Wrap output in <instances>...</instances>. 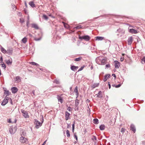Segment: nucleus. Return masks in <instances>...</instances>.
<instances>
[{"instance_id": "obj_52", "label": "nucleus", "mask_w": 145, "mask_h": 145, "mask_svg": "<svg viewBox=\"0 0 145 145\" xmlns=\"http://www.w3.org/2000/svg\"><path fill=\"white\" fill-rule=\"evenodd\" d=\"M142 61H143L144 63H145V57H144L142 58Z\"/></svg>"}, {"instance_id": "obj_35", "label": "nucleus", "mask_w": 145, "mask_h": 145, "mask_svg": "<svg viewBox=\"0 0 145 145\" xmlns=\"http://www.w3.org/2000/svg\"><path fill=\"white\" fill-rule=\"evenodd\" d=\"M82 25H79L77 26H76V27H75V28L76 29H77L81 28H82Z\"/></svg>"}, {"instance_id": "obj_15", "label": "nucleus", "mask_w": 145, "mask_h": 145, "mask_svg": "<svg viewBox=\"0 0 145 145\" xmlns=\"http://www.w3.org/2000/svg\"><path fill=\"white\" fill-rule=\"evenodd\" d=\"M96 95L97 96V97L100 98H102L103 97L102 96V92L101 91H99V93Z\"/></svg>"}, {"instance_id": "obj_49", "label": "nucleus", "mask_w": 145, "mask_h": 145, "mask_svg": "<svg viewBox=\"0 0 145 145\" xmlns=\"http://www.w3.org/2000/svg\"><path fill=\"white\" fill-rule=\"evenodd\" d=\"M75 121H74L73 123V124L72 125V128H74V125H75Z\"/></svg>"}, {"instance_id": "obj_2", "label": "nucleus", "mask_w": 145, "mask_h": 145, "mask_svg": "<svg viewBox=\"0 0 145 145\" xmlns=\"http://www.w3.org/2000/svg\"><path fill=\"white\" fill-rule=\"evenodd\" d=\"M43 122V121H42V123H40V121H39L37 119H35L34 121V123L35 125V127L38 129L39 128V127H40L42 125V123Z\"/></svg>"}, {"instance_id": "obj_17", "label": "nucleus", "mask_w": 145, "mask_h": 145, "mask_svg": "<svg viewBox=\"0 0 145 145\" xmlns=\"http://www.w3.org/2000/svg\"><path fill=\"white\" fill-rule=\"evenodd\" d=\"M110 75L109 74H106L105 76V77L103 79V81L105 82L107 80V79L110 78Z\"/></svg>"}, {"instance_id": "obj_42", "label": "nucleus", "mask_w": 145, "mask_h": 145, "mask_svg": "<svg viewBox=\"0 0 145 145\" xmlns=\"http://www.w3.org/2000/svg\"><path fill=\"white\" fill-rule=\"evenodd\" d=\"M105 67H106V68L107 69H108L110 67V65L109 64H106V65Z\"/></svg>"}, {"instance_id": "obj_13", "label": "nucleus", "mask_w": 145, "mask_h": 145, "mask_svg": "<svg viewBox=\"0 0 145 145\" xmlns=\"http://www.w3.org/2000/svg\"><path fill=\"white\" fill-rule=\"evenodd\" d=\"M6 63L8 65H11L12 63V60L11 58L10 59H9L6 60Z\"/></svg>"}, {"instance_id": "obj_12", "label": "nucleus", "mask_w": 145, "mask_h": 145, "mask_svg": "<svg viewBox=\"0 0 145 145\" xmlns=\"http://www.w3.org/2000/svg\"><path fill=\"white\" fill-rule=\"evenodd\" d=\"M115 68L117 69L119 68L120 66V63L118 61H115Z\"/></svg>"}, {"instance_id": "obj_14", "label": "nucleus", "mask_w": 145, "mask_h": 145, "mask_svg": "<svg viewBox=\"0 0 145 145\" xmlns=\"http://www.w3.org/2000/svg\"><path fill=\"white\" fill-rule=\"evenodd\" d=\"M131 130H132L133 132L134 133L135 132L136 129L134 125L133 124H131L130 126Z\"/></svg>"}, {"instance_id": "obj_33", "label": "nucleus", "mask_w": 145, "mask_h": 145, "mask_svg": "<svg viewBox=\"0 0 145 145\" xmlns=\"http://www.w3.org/2000/svg\"><path fill=\"white\" fill-rule=\"evenodd\" d=\"M66 132L67 136L68 137H69L70 136V134L69 133V131L68 130H67Z\"/></svg>"}, {"instance_id": "obj_1", "label": "nucleus", "mask_w": 145, "mask_h": 145, "mask_svg": "<svg viewBox=\"0 0 145 145\" xmlns=\"http://www.w3.org/2000/svg\"><path fill=\"white\" fill-rule=\"evenodd\" d=\"M96 61L98 64L104 65L106 63V59L103 58L102 57H99L96 58Z\"/></svg>"}, {"instance_id": "obj_61", "label": "nucleus", "mask_w": 145, "mask_h": 145, "mask_svg": "<svg viewBox=\"0 0 145 145\" xmlns=\"http://www.w3.org/2000/svg\"><path fill=\"white\" fill-rule=\"evenodd\" d=\"M67 125H68V126H67V128H68L69 127H71V125H69L68 123H67Z\"/></svg>"}, {"instance_id": "obj_63", "label": "nucleus", "mask_w": 145, "mask_h": 145, "mask_svg": "<svg viewBox=\"0 0 145 145\" xmlns=\"http://www.w3.org/2000/svg\"><path fill=\"white\" fill-rule=\"evenodd\" d=\"M74 128H72V132L73 133L74 132Z\"/></svg>"}, {"instance_id": "obj_5", "label": "nucleus", "mask_w": 145, "mask_h": 145, "mask_svg": "<svg viewBox=\"0 0 145 145\" xmlns=\"http://www.w3.org/2000/svg\"><path fill=\"white\" fill-rule=\"evenodd\" d=\"M9 99V98L8 97H5L1 104V105L2 106H4L6 105L8 102V100Z\"/></svg>"}, {"instance_id": "obj_37", "label": "nucleus", "mask_w": 145, "mask_h": 145, "mask_svg": "<svg viewBox=\"0 0 145 145\" xmlns=\"http://www.w3.org/2000/svg\"><path fill=\"white\" fill-rule=\"evenodd\" d=\"M20 21L22 23H23L24 22V20L22 18H20Z\"/></svg>"}, {"instance_id": "obj_59", "label": "nucleus", "mask_w": 145, "mask_h": 145, "mask_svg": "<svg viewBox=\"0 0 145 145\" xmlns=\"http://www.w3.org/2000/svg\"><path fill=\"white\" fill-rule=\"evenodd\" d=\"M123 59H124V58L123 57V58L121 57L120 58V60L121 61H123Z\"/></svg>"}, {"instance_id": "obj_51", "label": "nucleus", "mask_w": 145, "mask_h": 145, "mask_svg": "<svg viewBox=\"0 0 145 145\" xmlns=\"http://www.w3.org/2000/svg\"><path fill=\"white\" fill-rule=\"evenodd\" d=\"M63 23L64 24V27L65 28H67V26H66V25H67V24H65L64 22H63Z\"/></svg>"}, {"instance_id": "obj_21", "label": "nucleus", "mask_w": 145, "mask_h": 145, "mask_svg": "<svg viewBox=\"0 0 145 145\" xmlns=\"http://www.w3.org/2000/svg\"><path fill=\"white\" fill-rule=\"evenodd\" d=\"M96 40H102L104 39V37H101L97 36L96 37Z\"/></svg>"}, {"instance_id": "obj_58", "label": "nucleus", "mask_w": 145, "mask_h": 145, "mask_svg": "<svg viewBox=\"0 0 145 145\" xmlns=\"http://www.w3.org/2000/svg\"><path fill=\"white\" fill-rule=\"evenodd\" d=\"M24 12L26 14L27 12V11L26 9H24Z\"/></svg>"}, {"instance_id": "obj_46", "label": "nucleus", "mask_w": 145, "mask_h": 145, "mask_svg": "<svg viewBox=\"0 0 145 145\" xmlns=\"http://www.w3.org/2000/svg\"><path fill=\"white\" fill-rule=\"evenodd\" d=\"M125 129H124L123 128H122L121 129V132L122 133H123L125 132Z\"/></svg>"}, {"instance_id": "obj_36", "label": "nucleus", "mask_w": 145, "mask_h": 145, "mask_svg": "<svg viewBox=\"0 0 145 145\" xmlns=\"http://www.w3.org/2000/svg\"><path fill=\"white\" fill-rule=\"evenodd\" d=\"M54 82L56 84H59V82L58 80H54Z\"/></svg>"}, {"instance_id": "obj_38", "label": "nucleus", "mask_w": 145, "mask_h": 145, "mask_svg": "<svg viewBox=\"0 0 145 145\" xmlns=\"http://www.w3.org/2000/svg\"><path fill=\"white\" fill-rule=\"evenodd\" d=\"M121 86V85L120 84H119L118 85H116L115 86L114 85H112V86H114L116 88H118L119 87H120Z\"/></svg>"}, {"instance_id": "obj_39", "label": "nucleus", "mask_w": 145, "mask_h": 145, "mask_svg": "<svg viewBox=\"0 0 145 145\" xmlns=\"http://www.w3.org/2000/svg\"><path fill=\"white\" fill-rule=\"evenodd\" d=\"M99 85V84H94L93 86V88H95L96 87H97Z\"/></svg>"}, {"instance_id": "obj_34", "label": "nucleus", "mask_w": 145, "mask_h": 145, "mask_svg": "<svg viewBox=\"0 0 145 145\" xmlns=\"http://www.w3.org/2000/svg\"><path fill=\"white\" fill-rule=\"evenodd\" d=\"M74 92L76 93H78V87L77 86H76L74 90Z\"/></svg>"}, {"instance_id": "obj_27", "label": "nucleus", "mask_w": 145, "mask_h": 145, "mask_svg": "<svg viewBox=\"0 0 145 145\" xmlns=\"http://www.w3.org/2000/svg\"><path fill=\"white\" fill-rule=\"evenodd\" d=\"M93 123L95 124H97L99 123V120L97 118L94 119L93 120Z\"/></svg>"}, {"instance_id": "obj_26", "label": "nucleus", "mask_w": 145, "mask_h": 145, "mask_svg": "<svg viewBox=\"0 0 145 145\" xmlns=\"http://www.w3.org/2000/svg\"><path fill=\"white\" fill-rule=\"evenodd\" d=\"M99 128L101 130H104L105 128V126L104 125H101L99 126Z\"/></svg>"}, {"instance_id": "obj_9", "label": "nucleus", "mask_w": 145, "mask_h": 145, "mask_svg": "<svg viewBox=\"0 0 145 145\" xmlns=\"http://www.w3.org/2000/svg\"><path fill=\"white\" fill-rule=\"evenodd\" d=\"M129 32L132 33L136 34L138 33L137 31V30L134 29H129Z\"/></svg>"}, {"instance_id": "obj_44", "label": "nucleus", "mask_w": 145, "mask_h": 145, "mask_svg": "<svg viewBox=\"0 0 145 145\" xmlns=\"http://www.w3.org/2000/svg\"><path fill=\"white\" fill-rule=\"evenodd\" d=\"M2 67L4 68V69H5L6 68V65L4 63H3L1 64Z\"/></svg>"}, {"instance_id": "obj_48", "label": "nucleus", "mask_w": 145, "mask_h": 145, "mask_svg": "<svg viewBox=\"0 0 145 145\" xmlns=\"http://www.w3.org/2000/svg\"><path fill=\"white\" fill-rule=\"evenodd\" d=\"M3 62V57L2 56L1 57L0 59V63Z\"/></svg>"}, {"instance_id": "obj_3", "label": "nucleus", "mask_w": 145, "mask_h": 145, "mask_svg": "<svg viewBox=\"0 0 145 145\" xmlns=\"http://www.w3.org/2000/svg\"><path fill=\"white\" fill-rule=\"evenodd\" d=\"M79 38L80 39L82 40L83 39L86 41H89L90 39V37L88 35H84L82 36H80Z\"/></svg>"}, {"instance_id": "obj_4", "label": "nucleus", "mask_w": 145, "mask_h": 145, "mask_svg": "<svg viewBox=\"0 0 145 145\" xmlns=\"http://www.w3.org/2000/svg\"><path fill=\"white\" fill-rule=\"evenodd\" d=\"M16 130V127H10L9 129V131L11 134H14Z\"/></svg>"}, {"instance_id": "obj_43", "label": "nucleus", "mask_w": 145, "mask_h": 145, "mask_svg": "<svg viewBox=\"0 0 145 145\" xmlns=\"http://www.w3.org/2000/svg\"><path fill=\"white\" fill-rule=\"evenodd\" d=\"M74 137L76 139V141H77L78 140V138L77 136L76 135L75 133H74Z\"/></svg>"}, {"instance_id": "obj_6", "label": "nucleus", "mask_w": 145, "mask_h": 145, "mask_svg": "<svg viewBox=\"0 0 145 145\" xmlns=\"http://www.w3.org/2000/svg\"><path fill=\"white\" fill-rule=\"evenodd\" d=\"M22 113L23 114V115L25 118H27L29 117V115L27 112L23 109L21 110Z\"/></svg>"}, {"instance_id": "obj_62", "label": "nucleus", "mask_w": 145, "mask_h": 145, "mask_svg": "<svg viewBox=\"0 0 145 145\" xmlns=\"http://www.w3.org/2000/svg\"><path fill=\"white\" fill-rule=\"evenodd\" d=\"M46 140L42 144V145H44L46 143Z\"/></svg>"}, {"instance_id": "obj_45", "label": "nucleus", "mask_w": 145, "mask_h": 145, "mask_svg": "<svg viewBox=\"0 0 145 145\" xmlns=\"http://www.w3.org/2000/svg\"><path fill=\"white\" fill-rule=\"evenodd\" d=\"M18 15L19 16H22V14L21 12H19L18 14Z\"/></svg>"}, {"instance_id": "obj_8", "label": "nucleus", "mask_w": 145, "mask_h": 145, "mask_svg": "<svg viewBox=\"0 0 145 145\" xmlns=\"http://www.w3.org/2000/svg\"><path fill=\"white\" fill-rule=\"evenodd\" d=\"M133 41L132 37H129L127 40L128 44L129 45H130L132 43Z\"/></svg>"}, {"instance_id": "obj_22", "label": "nucleus", "mask_w": 145, "mask_h": 145, "mask_svg": "<svg viewBox=\"0 0 145 145\" xmlns=\"http://www.w3.org/2000/svg\"><path fill=\"white\" fill-rule=\"evenodd\" d=\"M29 5L32 8H33L35 7V5L34 4L33 2V1H31L29 2Z\"/></svg>"}, {"instance_id": "obj_24", "label": "nucleus", "mask_w": 145, "mask_h": 145, "mask_svg": "<svg viewBox=\"0 0 145 145\" xmlns=\"http://www.w3.org/2000/svg\"><path fill=\"white\" fill-rule=\"evenodd\" d=\"M79 101L77 99H76L75 100V106L76 107H77L78 104H79Z\"/></svg>"}, {"instance_id": "obj_11", "label": "nucleus", "mask_w": 145, "mask_h": 145, "mask_svg": "<svg viewBox=\"0 0 145 145\" xmlns=\"http://www.w3.org/2000/svg\"><path fill=\"white\" fill-rule=\"evenodd\" d=\"M70 114L68 112H65V117L66 120H68L69 118V116Z\"/></svg>"}, {"instance_id": "obj_20", "label": "nucleus", "mask_w": 145, "mask_h": 145, "mask_svg": "<svg viewBox=\"0 0 145 145\" xmlns=\"http://www.w3.org/2000/svg\"><path fill=\"white\" fill-rule=\"evenodd\" d=\"M21 80L20 77V76H16L15 78V81L17 82H19L21 81Z\"/></svg>"}, {"instance_id": "obj_23", "label": "nucleus", "mask_w": 145, "mask_h": 145, "mask_svg": "<svg viewBox=\"0 0 145 145\" xmlns=\"http://www.w3.org/2000/svg\"><path fill=\"white\" fill-rule=\"evenodd\" d=\"M4 94L6 95V96H8L10 94V93L8 90H5Z\"/></svg>"}, {"instance_id": "obj_64", "label": "nucleus", "mask_w": 145, "mask_h": 145, "mask_svg": "<svg viewBox=\"0 0 145 145\" xmlns=\"http://www.w3.org/2000/svg\"><path fill=\"white\" fill-rule=\"evenodd\" d=\"M86 101L87 103H89L90 102V101L89 100L87 99Z\"/></svg>"}, {"instance_id": "obj_40", "label": "nucleus", "mask_w": 145, "mask_h": 145, "mask_svg": "<svg viewBox=\"0 0 145 145\" xmlns=\"http://www.w3.org/2000/svg\"><path fill=\"white\" fill-rule=\"evenodd\" d=\"M41 39V38H35L34 39V40L36 41H38L40 40Z\"/></svg>"}, {"instance_id": "obj_29", "label": "nucleus", "mask_w": 145, "mask_h": 145, "mask_svg": "<svg viewBox=\"0 0 145 145\" xmlns=\"http://www.w3.org/2000/svg\"><path fill=\"white\" fill-rule=\"evenodd\" d=\"M1 51L4 53H7L6 50L3 47H1Z\"/></svg>"}, {"instance_id": "obj_28", "label": "nucleus", "mask_w": 145, "mask_h": 145, "mask_svg": "<svg viewBox=\"0 0 145 145\" xmlns=\"http://www.w3.org/2000/svg\"><path fill=\"white\" fill-rule=\"evenodd\" d=\"M22 41L24 43H25L27 42V38L24 37L22 39Z\"/></svg>"}, {"instance_id": "obj_25", "label": "nucleus", "mask_w": 145, "mask_h": 145, "mask_svg": "<svg viewBox=\"0 0 145 145\" xmlns=\"http://www.w3.org/2000/svg\"><path fill=\"white\" fill-rule=\"evenodd\" d=\"M32 27L33 28H35L36 29H39V27L37 25L35 24H32Z\"/></svg>"}, {"instance_id": "obj_31", "label": "nucleus", "mask_w": 145, "mask_h": 145, "mask_svg": "<svg viewBox=\"0 0 145 145\" xmlns=\"http://www.w3.org/2000/svg\"><path fill=\"white\" fill-rule=\"evenodd\" d=\"M82 59V57H79L78 58H76L74 59V61H78L81 60Z\"/></svg>"}, {"instance_id": "obj_53", "label": "nucleus", "mask_w": 145, "mask_h": 145, "mask_svg": "<svg viewBox=\"0 0 145 145\" xmlns=\"http://www.w3.org/2000/svg\"><path fill=\"white\" fill-rule=\"evenodd\" d=\"M108 86H109V89H110L111 88V85H110V82H108Z\"/></svg>"}, {"instance_id": "obj_18", "label": "nucleus", "mask_w": 145, "mask_h": 145, "mask_svg": "<svg viewBox=\"0 0 145 145\" xmlns=\"http://www.w3.org/2000/svg\"><path fill=\"white\" fill-rule=\"evenodd\" d=\"M117 31L121 34H124L125 33V31L124 30L121 28L118 29L117 30Z\"/></svg>"}, {"instance_id": "obj_7", "label": "nucleus", "mask_w": 145, "mask_h": 145, "mask_svg": "<svg viewBox=\"0 0 145 145\" xmlns=\"http://www.w3.org/2000/svg\"><path fill=\"white\" fill-rule=\"evenodd\" d=\"M20 141L23 143H26L28 142L27 138L23 137H21L20 138Z\"/></svg>"}, {"instance_id": "obj_30", "label": "nucleus", "mask_w": 145, "mask_h": 145, "mask_svg": "<svg viewBox=\"0 0 145 145\" xmlns=\"http://www.w3.org/2000/svg\"><path fill=\"white\" fill-rule=\"evenodd\" d=\"M42 18L46 20H47L48 19V17L46 15L44 14L42 16Z\"/></svg>"}, {"instance_id": "obj_50", "label": "nucleus", "mask_w": 145, "mask_h": 145, "mask_svg": "<svg viewBox=\"0 0 145 145\" xmlns=\"http://www.w3.org/2000/svg\"><path fill=\"white\" fill-rule=\"evenodd\" d=\"M7 120V122H8L9 123H11L12 122L11 119H10L8 120Z\"/></svg>"}, {"instance_id": "obj_57", "label": "nucleus", "mask_w": 145, "mask_h": 145, "mask_svg": "<svg viewBox=\"0 0 145 145\" xmlns=\"http://www.w3.org/2000/svg\"><path fill=\"white\" fill-rule=\"evenodd\" d=\"M76 99H77V98L78 97V93H76Z\"/></svg>"}, {"instance_id": "obj_47", "label": "nucleus", "mask_w": 145, "mask_h": 145, "mask_svg": "<svg viewBox=\"0 0 145 145\" xmlns=\"http://www.w3.org/2000/svg\"><path fill=\"white\" fill-rule=\"evenodd\" d=\"M84 67V66L81 67L78 70V71L82 70Z\"/></svg>"}, {"instance_id": "obj_32", "label": "nucleus", "mask_w": 145, "mask_h": 145, "mask_svg": "<svg viewBox=\"0 0 145 145\" xmlns=\"http://www.w3.org/2000/svg\"><path fill=\"white\" fill-rule=\"evenodd\" d=\"M30 63L32 65H36L37 66H39V64L33 62H31Z\"/></svg>"}, {"instance_id": "obj_10", "label": "nucleus", "mask_w": 145, "mask_h": 145, "mask_svg": "<svg viewBox=\"0 0 145 145\" xmlns=\"http://www.w3.org/2000/svg\"><path fill=\"white\" fill-rule=\"evenodd\" d=\"M11 90L12 93H15L17 91L18 89L16 87H13L11 88Z\"/></svg>"}, {"instance_id": "obj_60", "label": "nucleus", "mask_w": 145, "mask_h": 145, "mask_svg": "<svg viewBox=\"0 0 145 145\" xmlns=\"http://www.w3.org/2000/svg\"><path fill=\"white\" fill-rule=\"evenodd\" d=\"M112 76H113L115 78H116V76L115 74H112Z\"/></svg>"}, {"instance_id": "obj_16", "label": "nucleus", "mask_w": 145, "mask_h": 145, "mask_svg": "<svg viewBox=\"0 0 145 145\" xmlns=\"http://www.w3.org/2000/svg\"><path fill=\"white\" fill-rule=\"evenodd\" d=\"M57 98L58 99V102H60L61 103H63V99L59 95H57Z\"/></svg>"}, {"instance_id": "obj_56", "label": "nucleus", "mask_w": 145, "mask_h": 145, "mask_svg": "<svg viewBox=\"0 0 145 145\" xmlns=\"http://www.w3.org/2000/svg\"><path fill=\"white\" fill-rule=\"evenodd\" d=\"M29 21L27 20V25L28 27V24H29Z\"/></svg>"}, {"instance_id": "obj_41", "label": "nucleus", "mask_w": 145, "mask_h": 145, "mask_svg": "<svg viewBox=\"0 0 145 145\" xmlns=\"http://www.w3.org/2000/svg\"><path fill=\"white\" fill-rule=\"evenodd\" d=\"M67 110L69 111H71L72 110V109L71 107L69 106L67 108Z\"/></svg>"}, {"instance_id": "obj_54", "label": "nucleus", "mask_w": 145, "mask_h": 145, "mask_svg": "<svg viewBox=\"0 0 145 145\" xmlns=\"http://www.w3.org/2000/svg\"><path fill=\"white\" fill-rule=\"evenodd\" d=\"M93 137L94 139H95V140H97L96 137L95 136H93Z\"/></svg>"}, {"instance_id": "obj_55", "label": "nucleus", "mask_w": 145, "mask_h": 145, "mask_svg": "<svg viewBox=\"0 0 145 145\" xmlns=\"http://www.w3.org/2000/svg\"><path fill=\"white\" fill-rule=\"evenodd\" d=\"M32 93L34 95H35V90H33V91H32Z\"/></svg>"}, {"instance_id": "obj_19", "label": "nucleus", "mask_w": 145, "mask_h": 145, "mask_svg": "<svg viewBox=\"0 0 145 145\" xmlns=\"http://www.w3.org/2000/svg\"><path fill=\"white\" fill-rule=\"evenodd\" d=\"M78 66H72L71 67V69L72 71H75L78 68Z\"/></svg>"}]
</instances>
